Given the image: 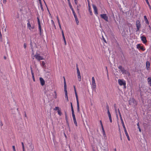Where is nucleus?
<instances>
[{"label":"nucleus","mask_w":151,"mask_h":151,"mask_svg":"<svg viewBox=\"0 0 151 151\" xmlns=\"http://www.w3.org/2000/svg\"><path fill=\"white\" fill-rule=\"evenodd\" d=\"M77 111L78 112H80V108L79 101L77 102Z\"/></svg>","instance_id":"obj_20"},{"label":"nucleus","mask_w":151,"mask_h":151,"mask_svg":"<svg viewBox=\"0 0 151 151\" xmlns=\"http://www.w3.org/2000/svg\"><path fill=\"white\" fill-rule=\"evenodd\" d=\"M70 105H71V108H73V105H72V103L71 102L70 103Z\"/></svg>","instance_id":"obj_62"},{"label":"nucleus","mask_w":151,"mask_h":151,"mask_svg":"<svg viewBox=\"0 0 151 151\" xmlns=\"http://www.w3.org/2000/svg\"><path fill=\"white\" fill-rule=\"evenodd\" d=\"M132 102V100H130L129 101V104H131Z\"/></svg>","instance_id":"obj_56"},{"label":"nucleus","mask_w":151,"mask_h":151,"mask_svg":"<svg viewBox=\"0 0 151 151\" xmlns=\"http://www.w3.org/2000/svg\"><path fill=\"white\" fill-rule=\"evenodd\" d=\"M72 11V12L73 14L74 17L76 18V17H77V15H76L74 10L73 11Z\"/></svg>","instance_id":"obj_30"},{"label":"nucleus","mask_w":151,"mask_h":151,"mask_svg":"<svg viewBox=\"0 0 151 151\" xmlns=\"http://www.w3.org/2000/svg\"><path fill=\"white\" fill-rule=\"evenodd\" d=\"M28 22L27 23V27L28 28H29V29H30V27H31V24L30 23V22H29V20H28Z\"/></svg>","instance_id":"obj_24"},{"label":"nucleus","mask_w":151,"mask_h":151,"mask_svg":"<svg viewBox=\"0 0 151 151\" xmlns=\"http://www.w3.org/2000/svg\"><path fill=\"white\" fill-rule=\"evenodd\" d=\"M57 19L58 20V23L60 22L59 19L58 17V16H57Z\"/></svg>","instance_id":"obj_54"},{"label":"nucleus","mask_w":151,"mask_h":151,"mask_svg":"<svg viewBox=\"0 0 151 151\" xmlns=\"http://www.w3.org/2000/svg\"><path fill=\"white\" fill-rule=\"evenodd\" d=\"M118 113H119V116H120V120H121L122 119V116H121V113L120 112V111H119V109H118Z\"/></svg>","instance_id":"obj_26"},{"label":"nucleus","mask_w":151,"mask_h":151,"mask_svg":"<svg viewBox=\"0 0 151 151\" xmlns=\"http://www.w3.org/2000/svg\"><path fill=\"white\" fill-rule=\"evenodd\" d=\"M122 35L124 37H125L127 35V34L125 32H124L122 33Z\"/></svg>","instance_id":"obj_35"},{"label":"nucleus","mask_w":151,"mask_h":151,"mask_svg":"<svg viewBox=\"0 0 151 151\" xmlns=\"http://www.w3.org/2000/svg\"><path fill=\"white\" fill-rule=\"evenodd\" d=\"M71 111H72V116L73 117V116H75V114H74V109H73V108H71Z\"/></svg>","instance_id":"obj_23"},{"label":"nucleus","mask_w":151,"mask_h":151,"mask_svg":"<svg viewBox=\"0 0 151 151\" xmlns=\"http://www.w3.org/2000/svg\"><path fill=\"white\" fill-rule=\"evenodd\" d=\"M62 34L63 37H65L63 32L62 29Z\"/></svg>","instance_id":"obj_51"},{"label":"nucleus","mask_w":151,"mask_h":151,"mask_svg":"<svg viewBox=\"0 0 151 151\" xmlns=\"http://www.w3.org/2000/svg\"><path fill=\"white\" fill-rule=\"evenodd\" d=\"M118 82L120 86L123 85L125 87V88H126V82L125 81L119 79L118 80Z\"/></svg>","instance_id":"obj_3"},{"label":"nucleus","mask_w":151,"mask_h":151,"mask_svg":"<svg viewBox=\"0 0 151 151\" xmlns=\"http://www.w3.org/2000/svg\"><path fill=\"white\" fill-rule=\"evenodd\" d=\"M32 78L33 81H35L34 73H32Z\"/></svg>","instance_id":"obj_33"},{"label":"nucleus","mask_w":151,"mask_h":151,"mask_svg":"<svg viewBox=\"0 0 151 151\" xmlns=\"http://www.w3.org/2000/svg\"><path fill=\"white\" fill-rule=\"evenodd\" d=\"M73 117L74 124L76 126H77V123L76 119L75 116H73Z\"/></svg>","instance_id":"obj_17"},{"label":"nucleus","mask_w":151,"mask_h":151,"mask_svg":"<svg viewBox=\"0 0 151 151\" xmlns=\"http://www.w3.org/2000/svg\"><path fill=\"white\" fill-rule=\"evenodd\" d=\"M65 98H66V100L67 102H68V93L67 92V96H66V95H65Z\"/></svg>","instance_id":"obj_38"},{"label":"nucleus","mask_w":151,"mask_h":151,"mask_svg":"<svg viewBox=\"0 0 151 151\" xmlns=\"http://www.w3.org/2000/svg\"><path fill=\"white\" fill-rule=\"evenodd\" d=\"M58 113L59 115H61L62 114V113L61 112V110L60 109L58 110Z\"/></svg>","instance_id":"obj_34"},{"label":"nucleus","mask_w":151,"mask_h":151,"mask_svg":"<svg viewBox=\"0 0 151 151\" xmlns=\"http://www.w3.org/2000/svg\"><path fill=\"white\" fill-rule=\"evenodd\" d=\"M6 1V0H3V3L5 4Z\"/></svg>","instance_id":"obj_61"},{"label":"nucleus","mask_w":151,"mask_h":151,"mask_svg":"<svg viewBox=\"0 0 151 151\" xmlns=\"http://www.w3.org/2000/svg\"><path fill=\"white\" fill-rule=\"evenodd\" d=\"M3 27L4 28H4H2V31H4V32H6V26H4V25Z\"/></svg>","instance_id":"obj_31"},{"label":"nucleus","mask_w":151,"mask_h":151,"mask_svg":"<svg viewBox=\"0 0 151 151\" xmlns=\"http://www.w3.org/2000/svg\"><path fill=\"white\" fill-rule=\"evenodd\" d=\"M42 65L44 66V67H46V66H45V63L44 62V61H42Z\"/></svg>","instance_id":"obj_36"},{"label":"nucleus","mask_w":151,"mask_h":151,"mask_svg":"<svg viewBox=\"0 0 151 151\" xmlns=\"http://www.w3.org/2000/svg\"><path fill=\"white\" fill-rule=\"evenodd\" d=\"M106 108L107 110V112L109 111V107L107 104V105L106 106Z\"/></svg>","instance_id":"obj_41"},{"label":"nucleus","mask_w":151,"mask_h":151,"mask_svg":"<svg viewBox=\"0 0 151 151\" xmlns=\"http://www.w3.org/2000/svg\"><path fill=\"white\" fill-rule=\"evenodd\" d=\"M102 18L106 22H108V18L106 14H101L100 15Z\"/></svg>","instance_id":"obj_7"},{"label":"nucleus","mask_w":151,"mask_h":151,"mask_svg":"<svg viewBox=\"0 0 151 151\" xmlns=\"http://www.w3.org/2000/svg\"><path fill=\"white\" fill-rule=\"evenodd\" d=\"M32 49V55H34V51H33V49Z\"/></svg>","instance_id":"obj_60"},{"label":"nucleus","mask_w":151,"mask_h":151,"mask_svg":"<svg viewBox=\"0 0 151 151\" xmlns=\"http://www.w3.org/2000/svg\"><path fill=\"white\" fill-rule=\"evenodd\" d=\"M107 114L108 115V116L109 117V119L110 122L111 123L112 122V120L111 119V115L110 112V111H108V112H107Z\"/></svg>","instance_id":"obj_14"},{"label":"nucleus","mask_w":151,"mask_h":151,"mask_svg":"<svg viewBox=\"0 0 151 151\" xmlns=\"http://www.w3.org/2000/svg\"><path fill=\"white\" fill-rule=\"evenodd\" d=\"M37 19L38 24L39 26V29L40 32V35H41V28L40 25V22L38 17H37Z\"/></svg>","instance_id":"obj_8"},{"label":"nucleus","mask_w":151,"mask_h":151,"mask_svg":"<svg viewBox=\"0 0 151 151\" xmlns=\"http://www.w3.org/2000/svg\"><path fill=\"white\" fill-rule=\"evenodd\" d=\"M65 120H66L67 122L68 123V117H67V115L66 112H65Z\"/></svg>","instance_id":"obj_28"},{"label":"nucleus","mask_w":151,"mask_h":151,"mask_svg":"<svg viewBox=\"0 0 151 151\" xmlns=\"http://www.w3.org/2000/svg\"><path fill=\"white\" fill-rule=\"evenodd\" d=\"M147 29L148 30V31L147 32H151V28L150 25L147 27Z\"/></svg>","instance_id":"obj_25"},{"label":"nucleus","mask_w":151,"mask_h":151,"mask_svg":"<svg viewBox=\"0 0 151 151\" xmlns=\"http://www.w3.org/2000/svg\"><path fill=\"white\" fill-rule=\"evenodd\" d=\"M136 25L137 27L136 32H137L139 30V29L141 28V27L140 21L139 20H137L136 21Z\"/></svg>","instance_id":"obj_2"},{"label":"nucleus","mask_w":151,"mask_h":151,"mask_svg":"<svg viewBox=\"0 0 151 151\" xmlns=\"http://www.w3.org/2000/svg\"><path fill=\"white\" fill-rule=\"evenodd\" d=\"M30 46H31V49H33V46L32 45V41H31V42H30Z\"/></svg>","instance_id":"obj_47"},{"label":"nucleus","mask_w":151,"mask_h":151,"mask_svg":"<svg viewBox=\"0 0 151 151\" xmlns=\"http://www.w3.org/2000/svg\"><path fill=\"white\" fill-rule=\"evenodd\" d=\"M118 68L120 69L121 71L122 69L123 68L122 67V66L121 65H119L118 67Z\"/></svg>","instance_id":"obj_37"},{"label":"nucleus","mask_w":151,"mask_h":151,"mask_svg":"<svg viewBox=\"0 0 151 151\" xmlns=\"http://www.w3.org/2000/svg\"><path fill=\"white\" fill-rule=\"evenodd\" d=\"M148 6H149V7L150 9H151V6L150 4H148Z\"/></svg>","instance_id":"obj_59"},{"label":"nucleus","mask_w":151,"mask_h":151,"mask_svg":"<svg viewBox=\"0 0 151 151\" xmlns=\"http://www.w3.org/2000/svg\"><path fill=\"white\" fill-rule=\"evenodd\" d=\"M34 149V146L32 144H30L29 146L28 147L29 151H32Z\"/></svg>","instance_id":"obj_10"},{"label":"nucleus","mask_w":151,"mask_h":151,"mask_svg":"<svg viewBox=\"0 0 151 151\" xmlns=\"http://www.w3.org/2000/svg\"><path fill=\"white\" fill-rule=\"evenodd\" d=\"M30 69H31V74H32V73H34L33 72V71L32 69V68L31 65L30 66Z\"/></svg>","instance_id":"obj_46"},{"label":"nucleus","mask_w":151,"mask_h":151,"mask_svg":"<svg viewBox=\"0 0 151 151\" xmlns=\"http://www.w3.org/2000/svg\"><path fill=\"white\" fill-rule=\"evenodd\" d=\"M51 22L52 23V24H53V25H54V21L52 20L51 21Z\"/></svg>","instance_id":"obj_55"},{"label":"nucleus","mask_w":151,"mask_h":151,"mask_svg":"<svg viewBox=\"0 0 151 151\" xmlns=\"http://www.w3.org/2000/svg\"><path fill=\"white\" fill-rule=\"evenodd\" d=\"M145 1H146L147 3V4H149V2L148 0H145Z\"/></svg>","instance_id":"obj_57"},{"label":"nucleus","mask_w":151,"mask_h":151,"mask_svg":"<svg viewBox=\"0 0 151 151\" xmlns=\"http://www.w3.org/2000/svg\"><path fill=\"white\" fill-rule=\"evenodd\" d=\"M77 71L78 74V76L80 75V73L78 68H77Z\"/></svg>","instance_id":"obj_29"},{"label":"nucleus","mask_w":151,"mask_h":151,"mask_svg":"<svg viewBox=\"0 0 151 151\" xmlns=\"http://www.w3.org/2000/svg\"><path fill=\"white\" fill-rule=\"evenodd\" d=\"M39 2H40V4H42V2H41V0H39Z\"/></svg>","instance_id":"obj_64"},{"label":"nucleus","mask_w":151,"mask_h":151,"mask_svg":"<svg viewBox=\"0 0 151 151\" xmlns=\"http://www.w3.org/2000/svg\"><path fill=\"white\" fill-rule=\"evenodd\" d=\"M68 4H69V5L70 7V8L71 9V10L72 11L74 10V9L72 7V6L71 5V3H69Z\"/></svg>","instance_id":"obj_27"},{"label":"nucleus","mask_w":151,"mask_h":151,"mask_svg":"<svg viewBox=\"0 0 151 151\" xmlns=\"http://www.w3.org/2000/svg\"><path fill=\"white\" fill-rule=\"evenodd\" d=\"M40 7H41V9L42 10V11H44V9L43 8L42 4H40Z\"/></svg>","instance_id":"obj_43"},{"label":"nucleus","mask_w":151,"mask_h":151,"mask_svg":"<svg viewBox=\"0 0 151 151\" xmlns=\"http://www.w3.org/2000/svg\"><path fill=\"white\" fill-rule=\"evenodd\" d=\"M40 83L42 86H43L45 84V81L42 78H40Z\"/></svg>","instance_id":"obj_12"},{"label":"nucleus","mask_w":151,"mask_h":151,"mask_svg":"<svg viewBox=\"0 0 151 151\" xmlns=\"http://www.w3.org/2000/svg\"><path fill=\"white\" fill-rule=\"evenodd\" d=\"M81 6V5L80 4H79V5H78L77 6V10L78 13V14L79 15L80 14V12H79V10H80V7Z\"/></svg>","instance_id":"obj_16"},{"label":"nucleus","mask_w":151,"mask_h":151,"mask_svg":"<svg viewBox=\"0 0 151 151\" xmlns=\"http://www.w3.org/2000/svg\"><path fill=\"white\" fill-rule=\"evenodd\" d=\"M74 2L77 5L78 4V1L77 0H74Z\"/></svg>","instance_id":"obj_48"},{"label":"nucleus","mask_w":151,"mask_h":151,"mask_svg":"<svg viewBox=\"0 0 151 151\" xmlns=\"http://www.w3.org/2000/svg\"><path fill=\"white\" fill-rule=\"evenodd\" d=\"M101 128L103 132H104V130L103 125H102Z\"/></svg>","instance_id":"obj_50"},{"label":"nucleus","mask_w":151,"mask_h":151,"mask_svg":"<svg viewBox=\"0 0 151 151\" xmlns=\"http://www.w3.org/2000/svg\"><path fill=\"white\" fill-rule=\"evenodd\" d=\"M58 24H59V27H60V29H61V25H60V22L58 23Z\"/></svg>","instance_id":"obj_53"},{"label":"nucleus","mask_w":151,"mask_h":151,"mask_svg":"<svg viewBox=\"0 0 151 151\" xmlns=\"http://www.w3.org/2000/svg\"><path fill=\"white\" fill-rule=\"evenodd\" d=\"M150 63L149 62L147 61L146 62V66L147 69L148 70L150 68Z\"/></svg>","instance_id":"obj_15"},{"label":"nucleus","mask_w":151,"mask_h":151,"mask_svg":"<svg viewBox=\"0 0 151 151\" xmlns=\"http://www.w3.org/2000/svg\"><path fill=\"white\" fill-rule=\"evenodd\" d=\"M137 48L141 50L142 51H144L145 50V49L143 47L140 45L139 44L137 45Z\"/></svg>","instance_id":"obj_13"},{"label":"nucleus","mask_w":151,"mask_h":151,"mask_svg":"<svg viewBox=\"0 0 151 151\" xmlns=\"http://www.w3.org/2000/svg\"><path fill=\"white\" fill-rule=\"evenodd\" d=\"M54 110H58L59 109V107H56L54 109Z\"/></svg>","instance_id":"obj_42"},{"label":"nucleus","mask_w":151,"mask_h":151,"mask_svg":"<svg viewBox=\"0 0 151 151\" xmlns=\"http://www.w3.org/2000/svg\"><path fill=\"white\" fill-rule=\"evenodd\" d=\"M34 57L36 59L38 60H42L44 59V58H43L42 57L40 56V54H37V53L36 55H35L34 56Z\"/></svg>","instance_id":"obj_4"},{"label":"nucleus","mask_w":151,"mask_h":151,"mask_svg":"<svg viewBox=\"0 0 151 151\" xmlns=\"http://www.w3.org/2000/svg\"><path fill=\"white\" fill-rule=\"evenodd\" d=\"M78 78L79 81H81V75H78Z\"/></svg>","instance_id":"obj_39"},{"label":"nucleus","mask_w":151,"mask_h":151,"mask_svg":"<svg viewBox=\"0 0 151 151\" xmlns=\"http://www.w3.org/2000/svg\"><path fill=\"white\" fill-rule=\"evenodd\" d=\"M92 6L93 8V9H94L95 13L96 14H98V11H97V9L96 6L94 4H93L92 5Z\"/></svg>","instance_id":"obj_11"},{"label":"nucleus","mask_w":151,"mask_h":151,"mask_svg":"<svg viewBox=\"0 0 151 151\" xmlns=\"http://www.w3.org/2000/svg\"><path fill=\"white\" fill-rule=\"evenodd\" d=\"M147 81L148 83L150 85V86H151V78L150 77H148L147 78Z\"/></svg>","instance_id":"obj_19"},{"label":"nucleus","mask_w":151,"mask_h":151,"mask_svg":"<svg viewBox=\"0 0 151 151\" xmlns=\"http://www.w3.org/2000/svg\"><path fill=\"white\" fill-rule=\"evenodd\" d=\"M121 121L122 124V126H123V127L124 128V130L125 134H126V136H127V138L128 139V140L129 141H130V138H129V135H128V134L127 133V131L126 129V127H125V126L124 125V122H123V119H122V120H121Z\"/></svg>","instance_id":"obj_1"},{"label":"nucleus","mask_w":151,"mask_h":151,"mask_svg":"<svg viewBox=\"0 0 151 151\" xmlns=\"http://www.w3.org/2000/svg\"><path fill=\"white\" fill-rule=\"evenodd\" d=\"M22 145L23 150H24V144L23 142H22Z\"/></svg>","instance_id":"obj_44"},{"label":"nucleus","mask_w":151,"mask_h":151,"mask_svg":"<svg viewBox=\"0 0 151 151\" xmlns=\"http://www.w3.org/2000/svg\"><path fill=\"white\" fill-rule=\"evenodd\" d=\"M24 47L25 48L26 47V45L25 43H24Z\"/></svg>","instance_id":"obj_58"},{"label":"nucleus","mask_w":151,"mask_h":151,"mask_svg":"<svg viewBox=\"0 0 151 151\" xmlns=\"http://www.w3.org/2000/svg\"><path fill=\"white\" fill-rule=\"evenodd\" d=\"M75 96H76V97L77 102L79 101L78 99V96L76 91H75Z\"/></svg>","instance_id":"obj_22"},{"label":"nucleus","mask_w":151,"mask_h":151,"mask_svg":"<svg viewBox=\"0 0 151 151\" xmlns=\"http://www.w3.org/2000/svg\"><path fill=\"white\" fill-rule=\"evenodd\" d=\"M141 38L142 41L144 44L146 43L147 42V40H146V37L145 36L142 35L141 36Z\"/></svg>","instance_id":"obj_9"},{"label":"nucleus","mask_w":151,"mask_h":151,"mask_svg":"<svg viewBox=\"0 0 151 151\" xmlns=\"http://www.w3.org/2000/svg\"><path fill=\"white\" fill-rule=\"evenodd\" d=\"M3 125V124L2 122H1L0 126L2 127Z\"/></svg>","instance_id":"obj_63"},{"label":"nucleus","mask_w":151,"mask_h":151,"mask_svg":"<svg viewBox=\"0 0 151 151\" xmlns=\"http://www.w3.org/2000/svg\"><path fill=\"white\" fill-rule=\"evenodd\" d=\"M92 89H95L96 88V85L95 83V79L94 77H93L92 78Z\"/></svg>","instance_id":"obj_5"},{"label":"nucleus","mask_w":151,"mask_h":151,"mask_svg":"<svg viewBox=\"0 0 151 151\" xmlns=\"http://www.w3.org/2000/svg\"><path fill=\"white\" fill-rule=\"evenodd\" d=\"M64 78V91L66 95V96H67V90H66V82L65 80V78L64 77H63Z\"/></svg>","instance_id":"obj_6"},{"label":"nucleus","mask_w":151,"mask_h":151,"mask_svg":"<svg viewBox=\"0 0 151 151\" xmlns=\"http://www.w3.org/2000/svg\"><path fill=\"white\" fill-rule=\"evenodd\" d=\"M144 19H145V21L146 22V23L147 24H149V22L147 19V18L146 16H144Z\"/></svg>","instance_id":"obj_21"},{"label":"nucleus","mask_w":151,"mask_h":151,"mask_svg":"<svg viewBox=\"0 0 151 151\" xmlns=\"http://www.w3.org/2000/svg\"><path fill=\"white\" fill-rule=\"evenodd\" d=\"M121 71L122 72V73H124L126 71V70L124 69V68L122 69V70H121Z\"/></svg>","instance_id":"obj_40"},{"label":"nucleus","mask_w":151,"mask_h":151,"mask_svg":"<svg viewBox=\"0 0 151 151\" xmlns=\"http://www.w3.org/2000/svg\"><path fill=\"white\" fill-rule=\"evenodd\" d=\"M75 18V21L76 22V24L78 25L79 23V21H78L77 17H76V18Z\"/></svg>","instance_id":"obj_32"},{"label":"nucleus","mask_w":151,"mask_h":151,"mask_svg":"<svg viewBox=\"0 0 151 151\" xmlns=\"http://www.w3.org/2000/svg\"><path fill=\"white\" fill-rule=\"evenodd\" d=\"M54 93L55 94V96L54 97V98L56 99L57 98V93L55 91H54Z\"/></svg>","instance_id":"obj_45"},{"label":"nucleus","mask_w":151,"mask_h":151,"mask_svg":"<svg viewBox=\"0 0 151 151\" xmlns=\"http://www.w3.org/2000/svg\"><path fill=\"white\" fill-rule=\"evenodd\" d=\"M12 148H13V151H16L15 148L14 146H13Z\"/></svg>","instance_id":"obj_49"},{"label":"nucleus","mask_w":151,"mask_h":151,"mask_svg":"<svg viewBox=\"0 0 151 151\" xmlns=\"http://www.w3.org/2000/svg\"><path fill=\"white\" fill-rule=\"evenodd\" d=\"M102 39H103V40L104 41V42H106V41L103 36H102Z\"/></svg>","instance_id":"obj_52"},{"label":"nucleus","mask_w":151,"mask_h":151,"mask_svg":"<svg viewBox=\"0 0 151 151\" xmlns=\"http://www.w3.org/2000/svg\"><path fill=\"white\" fill-rule=\"evenodd\" d=\"M88 10L90 13V14L91 15H92L93 14L92 11L91 10V9L90 6L88 4Z\"/></svg>","instance_id":"obj_18"}]
</instances>
